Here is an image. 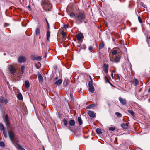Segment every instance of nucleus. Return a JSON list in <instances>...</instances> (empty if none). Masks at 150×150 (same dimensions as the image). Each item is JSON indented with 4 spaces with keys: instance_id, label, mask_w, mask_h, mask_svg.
<instances>
[{
    "instance_id": "19",
    "label": "nucleus",
    "mask_w": 150,
    "mask_h": 150,
    "mask_svg": "<svg viewBox=\"0 0 150 150\" xmlns=\"http://www.w3.org/2000/svg\"><path fill=\"white\" fill-rule=\"evenodd\" d=\"M17 98L20 100H23L22 96L21 93H19L18 94Z\"/></svg>"
},
{
    "instance_id": "45",
    "label": "nucleus",
    "mask_w": 150,
    "mask_h": 150,
    "mask_svg": "<svg viewBox=\"0 0 150 150\" xmlns=\"http://www.w3.org/2000/svg\"><path fill=\"white\" fill-rule=\"evenodd\" d=\"M108 83L112 86L114 87H115V86L111 84V83L109 81V80H108Z\"/></svg>"
},
{
    "instance_id": "12",
    "label": "nucleus",
    "mask_w": 150,
    "mask_h": 150,
    "mask_svg": "<svg viewBox=\"0 0 150 150\" xmlns=\"http://www.w3.org/2000/svg\"><path fill=\"white\" fill-rule=\"evenodd\" d=\"M83 38V36L81 33H80L77 35V39L79 41H80L81 39Z\"/></svg>"
},
{
    "instance_id": "43",
    "label": "nucleus",
    "mask_w": 150,
    "mask_h": 150,
    "mask_svg": "<svg viewBox=\"0 0 150 150\" xmlns=\"http://www.w3.org/2000/svg\"><path fill=\"white\" fill-rule=\"evenodd\" d=\"M138 20H139V22L140 23H142V19H141V17L140 16H138Z\"/></svg>"
},
{
    "instance_id": "24",
    "label": "nucleus",
    "mask_w": 150,
    "mask_h": 150,
    "mask_svg": "<svg viewBox=\"0 0 150 150\" xmlns=\"http://www.w3.org/2000/svg\"><path fill=\"white\" fill-rule=\"evenodd\" d=\"M36 34L37 35H39L40 34V30L39 28H37L36 30Z\"/></svg>"
},
{
    "instance_id": "2",
    "label": "nucleus",
    "mask_w": 150,
    "mask_h": 150,
    "mask_svg": "<svg viewBox=\"0 0 150 150\" xmlns=\"http://www.w3.org/2000/svg\"><path fill=\"white\" fill-rule=\"evenodd\" d=\"M43 6L45 10L47 11H49L51 8L52 5L48 1L44 0L43 1Z\"/></svg>"
},
{
    "instance_id": "49",
    "label": "nucleus",
    "mask_w": 150,
    "mask_h": 150,
    "mask_svg": "<svg viewBox=\"0 0 150 150\" xmlns=\"http://www.w3.org/2000/svg\"><path fill=\"white\" fill-rule=\"evenodd\" d=\"M116 76H117V77L118 78V80H119L120 79V77L118 75V74H116Z\"/></svg>"
},
{
    "instance_id": "27",
    "label": "nucleus",
    "mask_w": 150,
    "mask_h": 150,
    "mask_svg": "<svg viewBox=\"0 0 150 150\" xmlns=\"http://www.w3.org/2000/svg\"><path fill=\"white\" fill-rule=\"evenodd\" d=\"M78 120L79 124L81 125L82 124L83 122L81 117H79L78 118Z\"/></svg>"
},
{
    "instance_id": "8",
    "label": "nucleus",
    "mask_w": 150,
    "mask_h": 150,
    "mask_svg": "<svg viewBox=\"0 0 150 150\" xmlns=\"http://www.w3.org/2000/svg\"><path fill=\"white\" fill-rule=\"evenodd\" d=\"M103 67L105 72L106 73H107L108 72V64L107 63H104L103 64Z\"/></svg>"
},
{
    "instance_id": "25",
    "label": "nucleus",
    "mask_w": 150,
    "mask_h": 150,
    "mask_svg": "<svg viewBox=\"0 0 150 150\" xmlns=\"http://www.w3.org/2000/svg\"><path fill=\"white\" fill-rule=\"evenodd\" d=\"M69 82V80L68 79H65L63 82V85L64 86H66L67 85Z\"/></svg>"
},
{
    "instance_id": "41",
    "label": "nucleus",
    "mask_w": 150,
    "mask_h": 150,
    "mask_svg": "<svg viewBox=\"0 0 150 150\" xmlns=\"http://www.w3.org/2000/svg\"><path fill=\"white\" fill-rule=\"evenodd\" d=\"M135 85L137 86L139 83V81L138 80L136 79H135L134 80Z\"/></svg>"
},
{
    "instance_id": "4",
    "label": "nucleus",
    "mask_w": 150,
    "mask_h": 150,
    "mask_svg": "<svg viewBox=\"0 0 150 150\" xmlns=\"http://www.w3.org/2000/svg\"><path fill=\"white\" fill-rule=\"evenodd\" d=\"M8 68L11 74H14L16 72L15 68L13 66L9 65Z\"/></svg>"
},
{
    "instance_id": "57",
    "label": "nucleus",
    "mask_w": 150,
    "mask_h": 150,
    "mask_svg": "<svg viewBox=\"0 0 150 150\" xmlns=\"http://www.w3.org/2000/svg\"><path fill=\"white\" fill-rule=\"evenodd\" d=\"M70 96H72V94H70Z\"/></svg>"
},
{
    "instance_id": "16",
    "label": "nucleus",
    "mask_w": 150,
    "mask_h": 150,
    "mask_svg": "<svg viewBox=\"0 0 150 150\" xmlns=\"http://www.w3.org/2000/svg\"><path fill=\"white\" fill-rule=\"evenodd\" d=\"M121 127L123 129H126L128 128V125L127 123H123L121 124Z\"/></svg>"
},
{
    "instance_id": "6",
    "label": "nucleus",
    "mask_w": 150,
    "mask_h": 150,
    "mask_svg": "<svg viewBox=\"0 0 150 150\" xmlns=\"http://www.w3.org/2000/svg\"><path fill=\"white\" fill-rule=\"evenodd\" d=\"M0 102L3 104H5L8 102L7 99L3 97H1L0 98Z\"/></svg>"
},
{
    "instance_id": "22",
    "label": "nucleus",
    "mask_w": 150,
    "mask_h": 150,
    "mask_svg": "<svg viewBox=\"0 0 150 150\" xmlns=\"http://www.w3.org/2000/svg\"><path fill=\"white\" fill-rule=\"evenodd\" d=\"M25 85L27 88H28L30 86L29 81L28 80L25 81Z\"/></svg>"
},
{
    "instance_id": "47",
    "label": "nucleus",
    "mask_w": 150,
    "mask_h": 150,
    "mask_svg": "<svg viewBox=\"0 0 150 150\" xmlns=\"http://www.w3.org/2000/svg\"><path fill=\"white\" fill-rule=\"evenodd\" d=\"M64 27L65 28H67L68 27V26L67 25H64Z\"/></svg>"
},
{
    "instance_id": "17",
    "label": "nucleus",
    "mask_w": 150,
    "mask_h": 150,
    "mask_svg": "<svg viewBox=\"0 0 150 150\" xmlns=\"http://www.w3.org/2000/svg\"><path fill=\"white\" fill-rule=\"evenodd\" d=\"M62 82V80L61 79H59L57 81H56V82L54 83V84L58 85H59L61 84Z\"/></svg>"
},
{
    "instance_id": "56",
    "label": "nucleus",
    "mask_w": 150,
    "mask_h": 150,
    "mask_svg": "<svg viewBox=\"0 0 150 150\" xmlns=\"http://www.w3.org/2000/svg\"><path fill=\"white\" fill-rule=\"evenodd\" d=\"M119 1H120V2H122V1L121 0H119Z\"/></svg>"
},
{
    "instance_id": "20",
    "label": "nucleus",
    "mask_w": 150,
    "mask_h": 150,
    "mask_svg": "<svg viewBox=\"0 0 150 150\" xmlns=\"http://www.w3.org/2000/svg\"><path fill=\"white\" fill-rule=\"evenodd\" d=\"M75 123V121L73 120H71L69 122V124L71 126H74Z\"/></svg>"
},
{
    "instance_id": "3",
    "label": "nucleus",
    "mask_w": 150,
    "mask_h": 150,
    "mask_svg": "<svg viewBox=\"0 0 150 150\" xmlns=\"http://www.w3.org/2000/svg\"><path fill=\"white\" fill-rule=\"evenodd\" d=\"M8 134L9 138L12 143L14 144V142H16L17 141L15 138V135L13 131L8 130Z\"/></svg>"
},
{
    "instance_id": "29",
    "label": "nucleus",
    "mask_w": 150,
    "mask_h": 150,
    "mask_svg": "<svg viewBox=\"0 0 150 150\" xmlns=\"http://www.w3.org/2000/svg\"><path fill=\"white\" fill-rule=\"evenodd\" d=\"M128 112L133 117L134 116V112L132 110H128Z\"/></svg>"
},
{
    "instance_id": "23",
    "label": "nucleus",
    "mask_w": 150,
    "mask_h": 150,
    "mask_svg": "<svg viewBox=\"0 0 150 150\" xmlns=\"http://www.w3.org/2000/svg\"><path fill=\"white\" fill-rule=\"evenodd\" d=\"M95 105L94 104H92L87 106L86 108L88 109H91L93 108Z\"/></svg>"
},
{
    "instance_id": "36",
    "label": "nucleus",
    "mask_w": 150,
    "mask_h": 150,
    "mask_svg": "<svg viewBox=\"0 0 150 150\" xmlns=\"http://www.w3.org/2000/svg\"><path fill=\"white\" fill-rule=\"evenodd\" d=\"M61 34L63 35V38H65V37L66 33L64 31H62L61 32Z\"/></svg>"
},
{
    "instance_id": "38",
    "label": "nucleus",
    "mask_w": 150,
    "mask_h": 150,
    "mask_svg": "<svg viewBox=\"0 0 150 150\" xmlns=\"http://www.w3.org/2000/svg\"><path fill=\"white\" fill-rule=\"evenodd\" d=\"M0 146L2 147H5V144L4 143L2 142H0Z\"/></svg>"
},
{
    "instance_id": "7",
    "label": "nucleus",
    "mask_w": 150,
    "mask_h": 150,
    "mask_svg": "<svg viewBox=\"0 0 150 150\" xmlns=\"http://www.w3.org/2000/svg\"><path fill=\"white\" fill-rule=\"evenodd\" d=\"M4 120L6 125H9L10 122L9 121L8 116L7 114H6L5 117H4Z\"/></svg>"
},
{
    "instance_id": "50",
    "label": "nucleus",
    "mask_w": 150,
    "mask_h": 150,
    "mask_svg": "<svg viewBox=\"0 0 150 150\" xmlns=\"http://www.w3.org/2000/svg\"><path fill=\"white\" fill-rule=\"evenodd\" d=\"M148 92L149 93L150 92V88L148 90Z\"/></svg>"
},
{
    "instance_id": "15",
    "label": "nucleus",
    "mask_w": 150,
    "mask_h": 150,
    "mask_svg": "<svg viewBox=\"0 0 150 150\" xmlns=\"http://www.w3.org/2000/svg\"><path fill=\"white\" fill-rule=\"evenodd\" d=\"M50 32L49 30V29H47V41H49V38L50 36Z\"/></svg>"
},
{
    "instance_id": "21",
    "label": "nucleus",
    "mask_w": 150,
    "mask_h": 150,
    "mask_svg": "<svg viewBox=\"0 0 150 150\" xmlns=\"http://www.w3.org/2000/svg\"><path fill=\"white\" fill-rule=\"evenodd\" d=\"M96 131L97 134H101L102 133V132L101 131V130L98 128L96 129Z\"/></svg>"
},
{
    "instance_id": "31",
    "label": "nucleus",
    "mask_w": 150,
    "mask_h": 150,
    "mask_svg": "<svg viewBox=\"0 0 150 150\" xmlns=\"http://www.w3.org/2000/svg\"><path fill=\"white\" fill-rule=\"evenodd\" d=\"M3 134H4V136L6 138L7 137V135L6 130V129H5L4 130H3Z\"/></svg>"
},
{
    "instance_id": "52",
    "label": "nucleus",
    "mask_w": 150,
    "mask_h": 150,
    "mask_svg": "<svg viewBox=\"0 0 150 150\" xmlns=\"http://www.w3.org/2000/svg\"><path fill=\"white\" fill-rule=\"evenodd\" d=\"M147 38H148L149 39H150V36L149 37H147Z\"/></svg>"
},
{
    "instance_id": "37",
    "label": "nucleus",
    "mask_w": 150,
    "mask_h": 150,
    "mask_svg": "<svg viewBox=\"0 0 150 150\" xmlns=\"http://www.w3.org/2000/svg\"><path fill=\"white\" fill-rule=\"evenodd\" d=\"M25 69V67L24 66H22L21 67V72L23 73L24 72V70Z\"/></svg>"
},
{
    "instance_id": "13",
    "label": "nucleus",
    "mask_w": 150,
    "mask_h": 150,
    "mask_svg": "<svg viewBox=\"0 0 150 150\" xmlns=\"http://www.w3.org/2000/svg\"><path fill=\"white\" fill-rule=\"evenodd\" d=\"M6 125L8 131L10 129L11 130V131H12L13 129V127L12 125L10 123H9V125Z\"/></svg>"
},
{
    "instance_id": "44",
    "label": "nucleus",
    "mask_w": 150,
    "mask_h": 150,
    "mask_svg": "<svg viewBox=\"0 0 150 150\" xmlns=\"http://www.w3.org/2000/svg\"><path fill=\"white\" fill-rule=\"evenodd\" d=\"M88 49H89V50L92 52V50H93V47L92 46H89V48H88Z\"/></svg>"
},
{
    "instance_id": "59",
    "label": "nucleus",
    "mask_w": 150,
    "mask_h": 150,
    "mask_svg": "<svg viewBox=\"0 0 150 150\" xmlns=\"http://www.w3.org/2000/svg\"><path fill=\"white\" fill-rule=\"evenodd\" d=\"M115 72V71H113L112 72Z\"/></svg>"
},
{
    "instance_id": "58",
    "label": "nucleus",
    "mask_w": 150,
    "mask_h": 150,
    "mask_svg": "<svg viewBox=\"0 0 150 150\" xmlns=\"http://www.w3.org/2000/svg\"><path fill=\"white\" fill-rule=\"evenodd\" d=\"M56 79H57V77L56 78Z\"/></svg>"
},
{
    "instance_id": "46",
    "label": "nucleus",
    "mask_w": 150,
    "mask_h": 150,
    "mask_svg": "<svg viewBox=\"0 0 150 150\" xmlns=\"http://www.w3.org/2000/svg\"><path fill=\"white\" fill-rule=\"evenodd\" d=\"M46 19V23H47V26H48V28L49 29V23H48V22L47 19Z\"/></svg>"
},
{
    "instance_id": "26",
    "label": "nucleus",
    "mask_w": 150,
    "mask_h": 150,
    "mask_svg": "<svg viewBox=\"0 0 150 150\" xmlns=\"http://www.w3.org/2000/svg\"><path fill=\"white\" fill-rule=\"evenodd\" d=\"M94 88L93 86L89 87V91L90 92H91L92 93H93L94 92Z\"/></svg>"
},
{
    "instance_id": "54",
    "label": "nucleus",
    "mask_w": 150,
    "mask_h": 150,
    "mask_svg": "<svg viewBox=\"0 0 150 150\" xmlns=\"http://www.w3.org/2000/svg\"><path fill=\"white\" fill-rule=\"evenodd\" d=\"M141 89H141L139 90V92H140V91H141Z\"/></svg>"
},
{
    "instance_id": "39",
    "label": "nucleus",
    "mask_w": 150,
    "mask_h": 150,
    "mask_svg": "<svg viewBox=\"0 0 150 150\" xmlns=\"http://www.w3.org/2000/svg\"><path fill=\"white\" fill-rule=\"evenodd\" d=\"M70 16L72 17H74L75 18L76 15H75V14L73 12H72L70 13Z\"/></svg>"
},
{
    "instance_id": "53",
    "label": "nucleus",
    "mask_w": 150,
    "mask_h": 150,
    "mask_svg": "<svg viewBox=\"0 0 150 150\" xmlns=\"http://www.w3.org/2000/svg\"><path fill=\"white\" fill-rule=\"evenodd\" d=\"M108 80H109V79H107V80L106 81V82H108Z\"/></svg>"
},
{
    "instance_id": "28",
    "label": "nucleus",
    "mask_w": 150,
    "mask_h": 150,
    "mask_svg": "<svg viewBox=\"0 0 150 150\" xmlns=\"http://www.w3.org/2000/svg\"><path fill=\"white\" fill-rule=\"evenodd\" d=\"M104 46V44L103 43H101L99 45V50L102 49Z\"/></svg>"
},
{
    "instance_id": "48",
    "label": "nucleus",
    "mask_w": 150,
    "mask_h": 150,
    "mask_svg": "<svg viewBox=\"0 0 150 150\" xmlns=\"http://www.w3.org/2000/svg\"><path fill=\"white\" fill-rule=\"evenodd\" d=\"M111 76L112 77L113 79L114 78V75H113V72H112L111 74Z\"/></svg>"
},
{
    "instance_id": "40",
    "label": "nucleus",
    "mask_w": 150,
    "mask_h": 150,
    "mask_svg": "<svg viewBox=\"0 0 150 150\" xmlns=\"http://www.w3.org/2000/svg\"><path fill=\"white\" fill-rule=\"evenodd\" d=\"M117 51L116 50H114L112 52V54L113 55H115L117 54Z\"/></svg>"
},
{
    "instance_id": "51",
    "label": "nucleus",
    "mask_w": 150,
    "mask_h": 150,
    "mask_svg": "<svg viewBox=\"0 0 150 150\" xmlns=\"http://www.w3.org/2000/svg\"><path fill=\"white\" fill-rule=\"evenodd\" d=\"M71 127H68V128L69 129H70H70H71Z\"/></svg>"
},
{
    "instance_id": "33",
    "label": "nucleus",
    "mask_w": 150,
    "mask_h": 150,
    "mask_svg": "<svg viewBox=\"0 0 150 150\" xmlns=\"http://www.w3.org/2000/svg\"><path fill=\"white\" fill-rule=\"evenodd\" d=\"M90 77L91 79V81H89L88 83V86L89 87L93 86V84L92 83V80L91 79V78L90 76Z\"/></svg>"
},
{
    "instance_id": "11",
    "label": "nucleus",
    "mask_w": 150,
    "mask_h": 150,
    "mask_svg": "<svg viewBox=\"0 0 150 150\" xmlns=\"http://www.w3.org/2000/svg\"><path fill=\"white\" fill-rule=\"evenodd\" d=\"M119 100L120 102L123 105H125L126 104V102L125 99H122L121 97L119 98Z\"/></svg>"
},
{
    "instance_id": "18",
    "label": "nucleus",
    "mask_w": 150,
    "mask_h": 150,
    "mask_svg": "<svg viewBox=\"0 0 150 150\" xmlns=\"http://www.w3.org/2000/svg\"><path fill=\"white\" fill-rule=\"evenodd\" d=\"M120 59V57L119 56H116L114 59V62L115 63L118 62H119Z\"/></svg>"
},
{
    "instance_id": "35",
    "label": "nucleus",
    "mask_w": 150,
    "mask_h": 150,
    "mask_svg": "<svg viewBox=\"0 0 150 150\" xmlns=\"http://www.w3.org/2000/svg\"><path fill=\"white\" fill-rule=\"evenodd\" d=\"M115 114L117 117L119 118H120L122 116L121 114L119 112H116L115 113Z\"/></svg>"
},
{
    "instance_id": "42",
    "label": "nucleus",
    "mask_w": 150,
    "mask_h": 150,
    "mask_svg": "<svg viewBox=\"0 0 150 150\" xmlns=\"http://www.w3.org/2000/svg\"><path fill=\"white\" fill-rule=\"evenodd\" d=\"M115 129V128L113 127H110L109 128V130L110 131H114Z\"/></svg>"
},
{
    "instance_id": "1",
    "label": "nucleus",
    "mask_w": 150,
    "mask_h": 150,
    "mask_svg": "<svg viewBox=\"0 0 150 150\" xmlns=\"http://www.w3.org/2000/svg\"><path fill=\"white\" fill-rule=\"evenodd\" d=\"M86 19V16L83 13H80L76 15L75 19L76 22L79 24L82 23Z\"/></svg>"
},
{
    "instance_id": "9",
    "label": "nucleus",
    "mask_w": 150,
    "mask_h": 150,
    "mask_svg": "<svg viewBox=\"0 0 150 150\" xmlns=\"http://www.w3.org/2000/svg\"><path fill=\"white\" fill-rule=\"evenodd\" d=\"M26 59L25 57L23 56H21L18 58V61L20 63H21L25 62Z\"/></svg>"
},
{
    "instance_id": "32",
    "label": "nucleus",
    "mask_w": 150,
    "mask_h": 150,
    "mask_svg": "<svg viewBox=\"0 0 150 150\" xmlns=\"http://www.w3.org/2000/svg\"><path fill=\"white\" fill-rule=\"evenodd\" d=\"M17 144L18 147L21 150H25V149L20 144Z\"/></svg>"
},
{
    "instance_id": "5",
    "label": "nucleus",
    "mask_w": 150,
    "mask_h": 150,
    "mask_svg": "<svg viewBox=\"0 0 150 150\" xmlns=\"http://www.w3.org/2000/svg\"><path fill=\"white\" fill-rule=\"evenodd\" d=\"M38 79L39 82L40 83H42L43 82V79L42 76L40 72L38 73Z\"/></svg>"
},
{
    "instance_id": "34",
    "label": "nucleus",
    "mask_w": 150,
    "mask_h": 150,
    "mask_svg": "<svg viewBox=\"0 0 150 150\" xmlns=\"http://www.w3.org/2000/svg\"><path fill=\"white\" fill-rule=\"evenodd\" d=\"M63 122L64 125L65 126H67L68 123L67 120L65 118H64L63 120Z\"/></svg>"
},
{
    "instance_id": "14",
    "label": "nucleus",
    "mask_w": 150,
    "mask_h": 150,
    "mask_svg": "<svg viewBox=\"0 0 150 150\" xmlns=\"http://www.w3.org/2000/svg\"><path fill=\"white\" fill-rule=\"evenodd\" d=\"M88 114L91 117L94 118L95 117V114L93 111H89L88 112Z\"/></svg>"
},
{
    "instance_id": "55",
    "label": "nucleus",
    "mask_w": 150,
    "mask_h": 150,
    "mask_svg": "<svg viewBox=\"0 0 150 150\" xmlns=\"http://www.w3.org/2000/svg\"><path fill=\"white\" fill-rule=\"evenodd\" d=\"M43 150H45L44 148V147H43Z\"/></svg>"
},
{
    "instance_id": "10",
    "label": "nucleus",
    "mask_w": 150,
    "mask_h": 150,
    "mask_svg": "<svg viewBox=\"0 0 150 150\" xmlns=\"http://www.w3.org/2000/svg\"><path fill=\"white\" fill-rule=\"evenodd\" d=\"M31 59L32 60L40 61L41 60L42 57L41 56H33L31 58Z\"/></svg>"
},
{
    "instance_id": "30",
    "label": "nucleus",
    "mask_w": 150,
    "mask_h": 150,
    "mask_svg": "<svg viewBox=\"0 0 150 150\" xmlns=\"http://www.w3.org/2000/svg\"><path fill=\"white\" fill-rule=\"evenodd\" d=\"M5 129L4 128L3 125L1 123H0V130L3 131Z\"/></svg>"
}]
</instances>
